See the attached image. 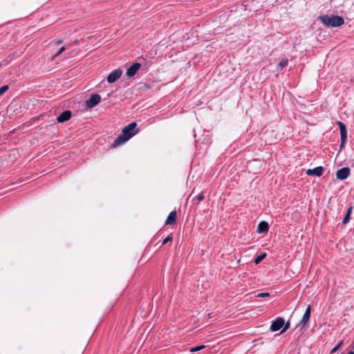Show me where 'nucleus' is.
I'll return each mask as SVG.
<instances>
[{
  "instance_id": "nucleus-24",
  "label": "nucleus",
  "mask_w": 354,
  "mask_h": 354,
  "mask_svg": "<svg viewBox=\"0 0 354 354\" xmlns=\"http://www.w3.org/2000/svg\"><path fill=\"white\" fill-rule=\"evenodd\" d=\"M270 295L269 292H261L257 295V297H266Z\"/></svg>"
},
{
  "instance_id": "nucleus-1",
  "label": "nucleus",
  "mask_w": 354,
  "mask_h": 354,
  "mask_svg": "<svg viewBox=\"0 0 354 354\" xmlns=\"http://www.w3.org/2000/svg\"><path fill=\"white\" fill-rule=\"evenodd\" d=\"M138 131L139 129L137 128V123L136 122L130 123L122 129V133L120 134L112 143V147L115 148L124 144L138 133Z\"/></svg>"
},
{
  "instance_id": "nucleus-5",
  "label": "nucleus",
  "mask_w": 354,
  "mask_h": 354,
  "mask_svg": "<svg viewBox=\"0 0 354 354\" xmlns=\"http://www.w3.org/2000/svg\"><path fill=\"white\" fill-rule=\"evenodd\" d=\"M284 325V319L283 317H277L274 320L270 326V330L273 332L281 329Z\"/></svg>"
},
{
  "instance_id": "nucleus-7",
  "label": "nucleus",
  "mask_w": 354,
  "mask_h": 354,
  "mask_svg": "<svg viewBox=\"0 0 354 354\" xmlns=\"http://www.w3.org/2000/svg\"><path fill=\"white\" fill-rule=\"evenodd\" d=\"M140 67L141 64L140 63L136 62L133 64L130 67L127 68L126 75L128 77H133Z\"/></svg>"
},
{
  "instance_id": "nucleus-14",
  "label": "nucleus",
  "mask_w": 354,
  "mask_h": 354,
  "mask_svg": "<svg viewBox=\"0 0 354 354\" xmlns=\"http://www.w3.org/2000/svg\"><path fill=\"white\" fill-rule=\"evenodd\" d=\"M288 59L287 58H283L280 62L277 65V69L278 71H282V69L283 68V67H285L286 66H287L288 64Z\"/></svg>"
},
{
  "instance_id": "nucleus-16",
  "label": "nucleus",
  "mask_w": 354,
  "mask_h": 354,
  "mask_svg": "<svg viewBox=\"0 0 354 354\" xmlns=\"http://www.w3.org/2000/svg\"><path fill=\"white\" fill-rule=\"evenodd\" d=\"M341 142L346 143L347 140V131L340 133Z\"/></svg>"
},
{
  "instance_id": "nucleus-18",
  "label": "nucleus",
  "mask_w": 354,
  "mask_h": 354,
  "mask_svg": "<svg viewBox=\"0 0 354 354\" xmlns=\"http://www.w3.org/2000/svg\"><path fill=\"white\" fill-rule=\"evenodd\" d=\"M205 347V345H200V346H197L196 347H193L190 349V351L191 352H196V351H199L202 349H203Z\"/></svg>"
},
{
  "instance_id": "nucleus-27",
  "label": "nucleus",
  "mask_w": 354,
  "mask_h": 354,
  "mask_svg": "<svg viewBox=\"0 0 354 354\" xmlns=\"http://www.w3.org/2000/svg\"><path fill=\"white\" fill-rule=\"evenodd\" d=\"M62 42V40H57V41H56V44H60Z\"/></svg>"
},
{
  "instance_id": "nucleus-29",
  "label": "nucleus",
  "mask_w": 354,
  "mask_h": 354,
  "mask_svg": "<svg viewBox=\"0 0 354 354\" xmlns=\"http://www.w3.org/2000/svg\"><path fill=\"white\" fill-rule=\"evenodd\" d=\"M353 350H354V344H353Z\"/></svg>"
},
{
  "instance_id": "nucleus-19",
  "label": "nucleus",
  "mask_w": 354,
  "mask_h": 354,
  "mask_svg": "<svg viewBox=\"0 0 354 354\" xmlns=\"http://www.w3.org/2000/svg\"><path fill=\"white\" fill-rule=\"evenodd\" d=\"M66 48L64 46L61 47L59 50L53 56L52 59H55L56 57L62 53L65 50Z\"/></svg>"
},
{
  "instance_id": "nucleus-11",
  "label": "nucleus",
  "mask_w": 354,
  "mask_h": 354,
  "mask_svg": "<svg viewBox=\"0 0 354 354\" xmlns=\"http://www.w3.org/2000/svg\"><path fill=\"white\" fill-rule=\"evenodd\" d=\"M176 223V211L171 212L166 221H165V225H174Z\"/></svg>"
},
{
  "instance_id": "nucleus-4",
  "label": "nucleus",
  "mask_w": 354,
  "mask_h": 354,
  "mask_svg": "<svg viewBox=\"0 0 354 354\" xmlns=\"http://www.w3.org/2000/svg\"><path fill=\"white\" fill-rule=\"evenodd\" d=\"M122 74V71L120 68L115 69L108 76H107V82L109 83H113L118 79H119Z\"/></svg>"
},
{
  "instance_id": "nucleus-22",
  "label": "nucleus",
  "mask_w": 354,
  "mask_h": 354,
  "mask_svg": "<svg viewBox=\"0 0 354 354\" xmlns=\"http://www.w3.org/2000/svg\"><path fill=\"white\" fill-rule=\"evenodd\" d=\"M172 241V236L171 235H169L168 236H167L162 241V245H165L167 243L169 242V241Z\"/></svg>"
},
{
  "instance_id": "nucleus-23",
  "label": "nucleus",
  "mask_w": 354,
  "mask_h": 354,
  "mask_svg": "<svg viewBox=\"0 0 354 354\" xmlns=\"http://www.w3.org/2000/svg\"><path fill=\"white\" fill-rule=\"evenodd\" d=\"M283 328L281 331V333L285 332L286 330H287L289 328V327H290V322H288L286 323L284 322V325H283Z\"/></svg>"
},
{
  "instance_id": "nucleus-12",
  "label": "nucleus",
  "mask_w": 354,
  "mask_h": 354,
  "mask_svg": "<svg viewBox=\"0 0 354 354\" xmlns=\"http://www.w3.org/2000/svg\"><path fill=\"white\" fill-rule=\"evenodd\" d=\"M269 230V225L266 221H261L257 227V232L259 233H267Z\"/></svg>"
},
{
  "instance_id": "nucleus-8",
  "label": "nucleus",
  "mask_w": 354,
  "mask_h": 354,
  "mask_svg": "<svg viewBox=\"0 0 354 354\" xmlns=\"http://www.w3.org/2000/svg\"><path fill=\"white\" fill-rule=\"evenodd\" d=\"M324 172V167L322 166L317 167L314 169H309L306 171L308 176H321Z\"/></svg>"
},
{
  "instance_id": "nucleus-28",
  "label": "nucleus",
  "mask_w": 354,
  "mask_h": 354,
  "mask_svg": "<svg viewBox=\"0 0 354 354\" xmlns=\"http://www.w3.org/2000/svg\"><path fill=\"white\" fill-rule=\"evenodd\" d=\"M348 354H354V352H353V351H350L348 353Z\"/></svg>"
},
{
  "instance_id": "nucleus-3",
  "label": "nucleus",
  "mask_w": 354,
  "mask_h": 354,
  "mask_svg": "<svg viewBox=\"0 0 354 354\" xmlns=\"http://www.w3.org/2000/svg\"><path fill=\"white\" fill-rule=\"evenodd\" d=\"M101 100V97L98 94H93L90 98L86 101V104L88 108H93L97 105Z\"/></svg>"
},
{
  "instance_id": "nucleus-25",
  "label": "nucleus",
  "mask_w": 354,
  "mask_h": 354,
  "mask_svg": "<svg viewBox=\"0 0 354 354\" xmlns=\"http://www.w3.org/2000/svg\"><path fill=\"white\" fill-rule=\"evenodd\" d=\"M342 344V342H339L336 346H335L332 350H331V353H333L335 352H336L338 348L340 347V346Z\"/></svg>"
},
{
  "instance_id": "nucleus-10",
  "label": "nucleus",
  "mask_w": 354,
  "mask_h": 354,
  "mask_svg": "<svg viewBox=\"0 0 354 354\" xmlns=\"http://www.w3.org/2000/svg\"><path fill=\"white\" fill-rule=\"evenodd\" d=\"M310 317V306L309 305L305 310L301 320L299 322V326H304L309 321Z\"/></svg>"
},
{
  "instance_id": "nucleus-6",
  "label": "nucleus",
  "mask_w": 354,
  "mask_h": 354,
  "mask_svg": "<svg viewBox=\"0 0 354 354\" xmlns=\"http://www.w3.org/2000/svg\"><path fill=\"white\" fill-rule=\"evenodd\" d=\"M351 174V170L348 167H343L337 170L336 172V177L339 180H344L348 177Z\"/></svg>"
},
{
  "instance_id": "nucleus-26",
  "label": "nucleus",
  "mask_w": 354,
  "mask_h": 354,
  "mask_svg": "<svg viewBox=\"0 0 354 354\" xmlns=\"http://www.w3.org/2000/svg\"><path fill=\"white\" fill-rule=\"evenodd\" d=\"M345 144L346 143H342V142H341L340 145H339V148L340 149H343L344 147V146H345Z\"/></svg>"
},
{
  "instance_id": "nucleus-9",
  "label": "nucleus",
  "mask_w": 354,
  "mask_h": 354,
  "mask_svg": "<svg viewBox=\"0 0 354 354\" xmlns=\"http://www.w3.org/2000/svg\"><path fill=\"white\" fill-rule=\"evenodd\" d=\"M71 111L69 110H66L63 111L57 118V122H64L68 121L71 118Z\"/></svg>"
},
{
  "instance_id": "nucleus-20",
  "label": "nucleus",
  "mask_w": 354,
  "mask_h": 354,
  "mask_svg": "<svg viewBox=\"0 0 354 354\" xmlns=\"http://www.w3.org/2000/svg\"><path fill=\"white\" fill-rule=\"evenodd\" d=\"M8 88H9L8 85H3V86H1L0 88V95L5 93L8 90Z\"/></svg>"
},
{
  "instance_id": "nucleus-15",
  "label": "nucleus",
  "mask_w": 354,
  "mask_h": 354,
  "mask_svg": "<svg viewBox=\"0 0 354 354\" xmlns=\"http://www.w3.org/2000/svg\"><path fill=\"white\" fill-rule=\"evenodd\" d=\"M266 257V252H263V253L261 254L257 257H256V259L254 261V263L256 265L259 264L263 259H265Z\"/></svg>"
},
{
  "instance_id": "nucleus-13",
  "label": "nucleus",
  "mask_w": 354,
  "mask_h": 354,
  "mask_svg": "<svg viewBox=\"0 0 354 354\" xmlns=\"http://www.w3.org/2000/svg\"><path fill=\"white\" fill-rule=\"evenodd\" d=\"M352 209H353L352 207H350L347 209L346 214V216H344V218L342 220V223L344 225H346V224H347L349 222V221H350V216H351V214L352 213Z\"/></svg>"
},
{
  "instance_id": "nucleus-17",
  "label": "nucleus",
  "mask_w": 354,
  "mask_h": 354,
  "mask_svg": "<svg viewBox=\"0 0 354 354\" xmlns=\"http://www.w3.org/2000/svg\"><path fill=\"white\" fill-rule=\"evenodd\" d=\"M337 125L339 128L340 133L347 131L346 125L343 122L339 121V122H337Z\"/></svg>"
},
{
  "instance_id": "nucleus-21",
  "label": "nucleus",
  "mask_w": 354,
  "mask_h": 354,
  "mask_svg": "<svg viewBox=\"0 0 354 354\" xmlns=\"http://www.w3.org/2000/svg\"><path fill=\"white\" fill-rule=\"evenodd\" d=\"M205 198V196H204V194L203 192H201L196 198H195V200L198 201H201L204 199Z\"/></svg>"
},
{
  "instance_id": "nucleus-2",
  "label": "nucleus",
  "mask_w": 354,
  "mask_h": 354,
  "mask_svg": "<svg viewBox=\"0 0 354 354\" xmlns=\"http://www.w3.org/2000/svg\"><path fill=\"white\" fill-rule=\"evenodd\" d=\"M319 19L328 27H339L344 23V19L337 15H321Z\"/></svg>"
}]
</instances>
